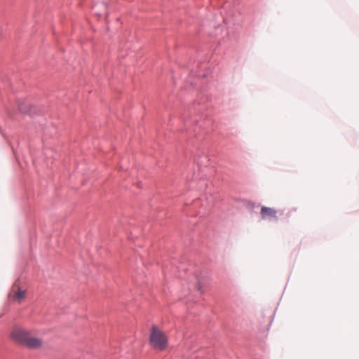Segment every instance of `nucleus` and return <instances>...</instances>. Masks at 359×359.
Segmentation results:
<instances>
[{
  "instance_id": "1",
  "label": "nucleus",
  "mask_w": 359,
  "mask_h": 359,
  "mask_svg": "<svg viewBox=\"0 0 359 359\" xmlns=\"http://www.w3.org/2000/svg\"><path fill=\"white\" fill-rule=\"evenodd\" d=\"M10 338L14 342L32 349L39 348L43 344L41 339L33 337L30 330L19 326L11 329Z\"/></svg>"
},
{
  "instance_id": "2",
  "label": "nucleus",
  "mask_w": 359,
  "mask_h": 359,
  "mask_svg": "<svg viewBox=\"0 0 359 359\" xmlns=\"http://www.w3.org/2000/svg\"><path fill=\"white\" fill-rule=\"evenodd\" d=\"M149 342L150 346L158 351H165L169 344L167 334L156 325L150 328Z\"/></svg>"
},
{
  "instance_id": "3",
  "label": "nucleus",
  "mask_w": 359,
  "mask_h": 359,
  "mask_svg": "<svg viewBox=\"0 0 359 359\" xmlns=\"http://www.w3.org/2000/svg\"><path fill=\"white\" fill-rule=\"evenodd\" d=\"M11 296L13 300L21 302L26 297V291L21 290L17 284H15Z\"/></svg>"
},
{
  "instance_id": "4",
  "label": "nucleus",
  "mask_w": 359,
  "mask_h": 359,
  "mask_svg": "<svg viewBox=\"0 0 359 359\" xmlns=\"http://www.w3.org/2000/svg\"><path fill=\"white\" fill-rule=\"evenodd\" d=\"M261 216L263 219H277V210L272 208L262 207L261 209Z\"/></svg>"
},
{
  "instance_id": "5",
  "label": "nucleus",
  "mask_w": 359,
  "mask_h": 359,
  "mask_svg": "<svg viewBox=\"0 0 359 359\" xmlns=\"http://www.w3.org/2000/svg\"><path fill=\"white\" fill-rule=\"evenodd\" d=\"M19 110L24 114L29 113L31 111V104L27 101H22L19 104Z\"/></svg>"
}]
</instances>
